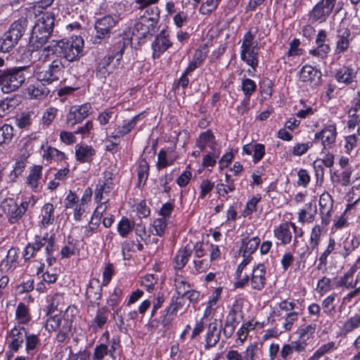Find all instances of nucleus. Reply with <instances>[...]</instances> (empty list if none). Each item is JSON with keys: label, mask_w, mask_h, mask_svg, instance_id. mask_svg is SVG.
<instances>
[{"label": "nucleus", "mask_w": 360, "mask_h": 360, "mask_svg": "<svg viewBox=\"0 0 360 360\" xmlns=\"http://www.w3.org/2000/svg\"><path fill=\"white\" fill-rule=\"evenodd\" d=\"M54 243V236H49L48 233H46L42 237H37L34 243H28L25 247L23 254L25 260L37 257V254L41 252L43 249L46 262L49 266L52 265L56 261L55 257H53Z\"/></svg>", "instance_id": "1"}, {"label": "nucleus", "mask_w": 360, "mask_h": 360, "mask_svg": "<svg viewBox=\"0 0 360 360\" xmlns=\"http://www.w3.org/2000/svg\"><path fill=\"white\" fill-rule=\"evenodd\" d=\"M27 27L26 18H20L11 23L0 38V52L11 53L24 35Z\"/></svg>", "instance_id": "2"}, {"label": "nucleus", "mask_w": 360, "mask_h": 360, "mask_svg": "<svg viewBox=\"0 0 360 360\" xmlns=\"http://www.w3.org/2000/svg\"><path fill=\"white\" fill-rule=\"evenodd\" d=\"M27 67L11 68L0 70V88L8 94L18 89L25 81V71Z\"/></svg>", "instance_id": "3"}, {"label": "nucleus", "mask_w": 360, "mask_h": 360, "mask_svg": "<svg viewBox=\"0 0 360 360\" xmlns=\"http://www.w3.org/2000/svg\"><path fill=\"white\" fill-rule=\"evenodd\" d=\"M54 21L55 17L53 13H43L32 27L30 41L40 45L45 44L53 32Z\"/></svg>", "instance_id": "4"}, {"label": "nucleus", "mask_w": 360, "mask_h": 360, "mask_svg": "<svg viewBox=\"0 0 360 360\" xmlns=\"http://www.w3.org/2000/svg\"><path fill=\"white\" fill-rule=\"evenodd\" d=\"M60 51L67 61L77 60L82 55L84 49V40L79 36L72 37L70 39L60 40L56 43Z\"/></svg>", "instance_id": "5"}, {"label": "nucleus", "mask_w": 360, "mask_h": 360, "mask_svg": "<svg viewBox=\"0 0 360 360\" xmlns=\"http://www.w3.org/2000/svg\"><path fill=\"white\" fill-rule=\"evenodd\" d=\"M65 65L62 59H56L43 69L36 70V77L38 82L50 84L59 80L63 77Z\"/></svg>", "instance_id": "6"}, {"label": "nucleus", "mask_w": 360, "mask_h": 360, "mask_svg": "<svg viewBox=\"0 0 360 360\" xmlns=\"http://www.w3.org/2000/svg\"><path fill=\"white\" fill-rule=\"evenodd\" d=\"M123 51L120 49L110 55L101 58L96 68V75L100 79H105L108 76L114 72L120 65Z\"/></svg>", "instance_id": "7"}, {"label": "nucleus", "mask_w": 360, "mask_h": 360, "mask_svg": "<svg viewBox=\"0 0 360 360\" xmlns=\"http://www.w3.org/2000/svg\"><path fill=\"white\" fill-rule=\"evenodd\" d=\"M159 0H136V8L139 11V18L144 19L152 25H158L160 19V9L155 6Z\"/></svg>", "instance_id": "8"}, {"label": "nucleus", "mask_w": 360, "mask_h": 360, "mask_svg": "<svg viewBox=\"0 0 360 360\" xmlns=\"http://www.w3.org/2000/svg\"><path fill=\"white\" fill-rule=\"evenodd\" d=\"M358 71L356 58L351 56L345 59L342 67L337 70L335 78L339 83L349 85L355 81Z\"/></svg>", "instance_id": "9"}, {"label": "nucleus", "mask_w": 360, "mask_h": 360, "mask_svg": "<svg viewBox=\"0 0 360 360\" xmlns=\"http://www.w3.org/2000/svg\"><path fill=\"white\" fill-rule=\"evenodd\" d=\"M117 22V18L110 15L98 19L94 25L96 35L93 37V42L100 44L102 40L108 39Z\"/></svg>", "instance_id": "10"}, {"label": "nucleus", "mask_w": 360, "mask_h": 360, "mask_svg": "<svg viewBox=\"0 0 360 360\" xmlns=\"http://www.w3.org/2000/svg\"><path fill=\"white\" fill-rule=\"evenodd\" d=\"M28 206L27 202L18 205L13 198H6L1 203V208L7 216L9 223H16L25 213Z\"/></svg>", "instance_id": "11"}, {"label": "nucleus", "mask_w": 360, "mask_h": 360, "mask_svg": "<svg viewBox=\"0 0 360 360\" xmlns=\"http://www.w3.org/2000/svg\"><path fill=\"white\" fill-rule=\"evenodd\" d=\"M92 107L89 103L72 105L66 115V123L72 128L76 124L81 123L92 113Z\"/></svg>", "instance_id": "12"}, {"label": "nucleus", "mask_w": 360, "mask_h": 360, "mask_svg": "<svg viewBox=\"0 0 360 360\" xmlns=\"http://www.w3.org/2000/svg\"><path fill=\"white\" fill-rule=\"evenodd\" d=\"M337 0H321L310 12V19L313 22H325L331 14Z\"/></svg>", "instance_id": "13"}, {"label": "nucleus", "mask_w": 360, "mask_h": 360, "mask_svg": "<svg viewBox=\"0 0 360 360\" xmlns=\"http://www.w3.org/2000/svg\"><path fill=\"white\" fill-rule=\"evenodd\" d=\"M337 135L335 124H329L314 134V141L321 140L323 150H328L334 146Z\"/></svg>", "instance_id": "14"}, {"label": "nucleus", "mask_w": 360, "mask_h": 360, "mask_svg": "<svg viewBox=\"0 0 360 360\" xmlns=\"http://www.w3.org/2000/svg\"><path fill=\"white\" fill-rule=\"evenodd\" d=\"M158 26L155 24L152 25L146 20L138 18L132 29V36L138 39H144L153 36L158 32Z\"/></svg>", "instance_id": "15"}, {"label": "nucleus", "mask_w": 360, "mask_h": 360, "mask_svg": "<svg viewBox=\"0 0 360 360\" xmlns=\"http://www.w3.org/2000/svg\"><path fill=\"white\" fill-rule=\"evenodd\" d=\"M172 45L168 32L162 30L152 43L153 59L159 58Z\"/></svg>", "instance_id": "16"}, {"label": "nucleus", "mask_w": 360, "mask_h": 360, "mask_svg": "<svg viewBox=\"0 0 360 360\" xmlns=\"http://www.w3.org/2000/svg\"><path fill=\"white\" fill-rule=\"evenodd\" d=\"M267 281L266 266L263 264H259L252 270L250 278V286L252 289L262 291L266 286Z\"/></svg>", "instance_id": "17"}, {"label": "nucleus", "mask_w": 360, "mask_h": 360, "mask_svg": "<svg viewBox=\"0 0 360 360\" xmlns=\"http://www.w3.org/2000/svg\"><path fill=\"white\" fill-rule=\"evenodd\" d=\"M319 205L321 223L324 226H327L330 221L333 210V200L328 193H323L320 196Z\"/></svg>", "instance_id": "18"}, {"label": "nucleus", "mask_w": 360, "mask_h": 360, "mask_svg": "<svg viewBox=\"0 0 360 360\" xmlns=\"http://www.w3.org/2000/svg\"><path fill=\"white\" fill-rule=\"evenodd\" d=\"M220 323V321L214 319L209 324L205 338V349L213 347L219 342L221 332Z\"/></svg>", "instance_id": "19"}, {"label": "nucleus", "mask_w": 360, "mask_h": 360, "mask_svg": "<svg viewBox=\"0 0 360 360\" xmlns=\"http://www.w3.org/2000/svg\"><path fill=\"white\" fill-rule=\"evenodd\" d=\"M351 41V32L349 29L342 28L339 30L337 34L335 53L340 55L346 53L349 48Z\"/></svg>", "instance_id": "20"}, {"label": "nucleus", "mask_w": 360, "mask_h": 360, "mask_svg": "<svg viewBox=\"0 0 360 360\" xmlns=\"http://www.w3.org/2000/svg\"><path fill=\"white\" fill-rule=\"evenodd\" d=\"M182 299L179 296L173 297L171 304L165 309V314L161 319V323L164 326H168L174 319L177 311L183 307Z\"/></svg>", "instance_id": "21"}, {"label": "nucleus", "mask_w": 360, "mask_h": 360, "mask_svg": "<svg viewBox=\"0 0 360 360\" xmlns=\"http://www.w3.org/2000/svg\"><path fill=\"white\" fill-rule=\"evenodd\" d=\"M102 285L99 281L93 278L90 281L86 288V295L87 299L94 304L99 305L98 300L101 298Z\"/></svg>", "instance_id": "22"}, {"label": "nucleus", "mask_w": 360, "mask_h": 360, "mask_svg": "<svg viewBox=\"0 0 360 360\" xmlns=\"http://www.w3.org/2000/svg\"><path fill=\"white\" fill-rule=\"evenodd\" d=\"M96 151L91 146L77 144L75 146V156L80 162H89L95 155Z\"/></svg>", "instance_id": "23"}, {"label": "nucleus", "mask_w": 360, "mask_h": 360, "mask_svg": "<svg viewBox=\"0 0 360 360\" xmlns=\"http://www.w3.org/2000/svg\"><path fill=\"white\" fill-rule=\"evenodd\" d=\"M196 145L200 150H205L206 147L210 148L212 150L218 149L214 136L210 130L200 134L197 139Z\"/></svg>", "instance_id": "24"}, {"label": "nucleus", "mask_w": 360, "mask_h": 360, "mask_svg": "<svg viewBox=\"0 0 360 360\" xmlns=\"http://www.w3.org/2000/svg\"><path fill=\"white\" fill-rule=\"evenodd\" d=\"M207 54V48L205 46H200L198 49L193 56V60L189 63L188 67L185 70L186 74H190L205 60Z\"/></svg>", "instance_id": "25"}, {"label": "nucleus", "mask_w": 360, "mask_h": 360, "mask_svg": "<svg viewBox=\"0 0 360 360\" xmlns=\"http://www.w3.org/2000/svg\"><path fill=\"white\" fill-rule=\"evenodd\" d=\"M192 254V249L187 245L180 249L174 257V268L176 270L182 269L188 262Z\"/></svg>", "instance_id": "26"}, {"label": "nucleus", "mask_w": 360, "mask_h": 360, "mask_svg": "<svg viewBox=\"0 0 360 360\" xmlns=\"http://www.w3.org/2000/svg\"><path fill=\"white\" fill-rule=\"evenodd\" d=\"M321 77V72L309 65L303 66L300 72V80L303 82H315L319 80Z\"/></svg>", "instance_id": "27"}, {"label": "nucleus", "mask_w": 360, "mask_h": 360, "mask_svg": "<svg viewBox=\"0 0 360 360\" xmlns=\"http://www.w3.org/2000/svg\"><path fill=\"white\" fill-rule=\"evenodd\" d=\"M257 47H250L240 50L241 60L255 70L258 65V52Z\"/></svg>", "instance_id": "28"}, {"label": "nucleus", "mask_w": 360, "mask_h": 360, "mask_svg": "<svg viewBox=\"0 0 360 360\" xmlns=\"http://www.w3.org/2000/svg\"><path fill=\"white\" fill-rule=\"evenodd\" d=\"M291 222L283 223L274 229L275 237L280 240L283 245L289 244L292 240V233L290 230Z\"/></svg>", "instance_id": "29"}, {"label": "nucleus", "mask_w": 360, "mask_h": 360, "mask_svg": "<svg viewBox=\"0 0 360 360\" xmlns=\"http://www.w3.org/2000/svg\"><path fill=\"white\" fill-rule=\"evenodd\" d=\"M108 319V311L105 307L98 309L95 317L92 319L90 324V329L96 332L103 328Z\"/></svg>", "instance_id": "30"}, {"label": "nucleus", "mask_w": 360, "mask_h": 360, "mask_svg": "<svg viewBox=\"0 0 360 360\" xmlns=\"http://www.w3.org/2000/svg\"><path fill=\"white\" fill-rule=\"evenodd\" d=\"M112 190L111 179H108L105 181H99L96 191H95V200L97 202H102L108 199L106 196L110 193Z\"/></svg>", "instance_id": "31"}, {"label": "nucleus", "mask_w": 360, "mask_h": 360, "mask_svg": "<svg viewBox=\"0 0 360 360\" xmlns=\"http://www.w3.org/2000/svg\"><path fill=\"white\" fill-rule=\"evenodd\" d=\"M46 84L41 82L30 85L27 87V94L32 98L36 99H41L46 96L50 90L45 86Z\"/></svg>", "instance_id": "32"}, {"label": "nucleus", "mask_w": 360, "mask_h": 360, "mask_svg": "<svg viewBox=\"0 0 360 360\" xmlns=\"http://www.w3.org/2000/svg\"><path fill=\"white\" fill-rule=\"evenodd\" d=\"M316 213V205L311 202L306 204L304 207L299 212L298 220L302 223L312 222Z\"/></svg>", "instance_id": "33"}, {"label": "nucleus", "mask_w": 360, "mask_h": 360, "mask_svg": "<svg viewBox=\"0 0 360 360\" xmlns=\"http://www.w3.org/2000/svg\"><path fill=\"white\" fill-rule=\"evenodd\" d=\"M42 175V167L34 166L31 169L30 174L27 177V183L32 189H37L41 183Z\"/></svg>", "instance_id": "34"}, {"label": "nucleus", "mask_w": 360, "mask_h": 360, "mask_svg": "<svg viewBox=\"0 0 360 360\" xmlns=\"http://www.w3.org/2000/svg\"><path fill=\"white\" fill-rule=\"evenodd\" d=\"M260 243V239L257 236L249 238L248 236H244L242 239L241 248L244 250V255H251L257 249Z\"/></svg>", "instance_id": "35"}, {"label": "nucleus", "mask_w": 360, "mask_h": 360, "mask_svg": "<svg viewBox=\"0 0 360 360\" xmlns=\"http://www.w3.org/2000/svg\"><path fill=\"white\" fill-rule=\"evenodd\" d=\"M322 227L320 225H316L311 230L309 241V247L307 250L309 253H311L314 250H318V247L321 240V236L322 233Z\"/></svg>", "instance_id": "36"}, {"label": "nucleus", "mask_w": 360, "mask_h": 360, "mask_svg": "<svg viewBox=\"0 0 360 360\" xmlns=\"http://www.w3.org/2000/svg\"><path fill=\"white\" fill-rule=\"evenodd\" d=\"M72 329V322L62 317L60 326L57 330L56 340L59 342H63L69 336Z\"/></svg>", "instance_id": "37"}, {"label": "nucleus", "mask_w": 360, "mask_h": 360, "mask_svg": "<svg viewBox=\"0 0 360 360\" xmlns=\"http://www.w3.org/2000/svg\"><path fill=\"white\" fill-rule=\"evenodd\" d=\"M360 328V314H356L347 319L342 326V331L345 335H347L353 330Z\"/></svg>", "instance_id": "38"}, {"label": "nucleus", "mask_w": 360, "mask_h": 360, "mask_svg": "<svg viewBox=\"0 0 360 360\" xmlns=\"http://www.w3.org/2000/svg\"><path fill=\"white\" fill-rule=\"evenodd\" d=\"M54 207L51 203H46L41 210V224L44 226H47L53 223L54 221Z\"/></svg>", "instance_id": "39"}, {"label": "nucleus", "mask_w": 360, "mask_h": 360, "mask_svg": "<svg viewBox=\"0 0 360 360\" xmlns=\"http://www.w3.org/2000/svg\"><path fill=\"white\" fill-rule=\"evenodd\" d=\"M43 158L46 161H63L65 159V155L58 149L49 146L44 150Z\"/></svg>", "instance_id": "40"}, {"label": "nucleus", "mask_w": 360, "mask_h": 360, "mask_svg": "<svg viewBox=\"0 0 360 360\" xmlns=\"http://www.w3.org/2000/svg\"><path fill=\"white\" fill-rule=\"evenodd\" d=\"M167 227V219L165 218H158L153 222L150 233L153 235L162 237L165 235Z\"/></svg>", "instance_id": "41"}, {"label": "nucleus", "mask_w": 360, "mask_h": 360, "mask_svg": "<svg viewBox=\"0 0 360 360\" xmlns=\"http://www.w3.org/2000/svg\"><path fill=\"white\" fill-rule=\"evenodd\" d=\"M106 356H109L113 360L115 356L108 349V346L105 344H100L96 345L94 348L93 358L94 360H103Z\"/></svg>", "instance_id": "42"}, {"label": "nucleus", "mask_w": 360, "mask_h": 360, "mask_svg": "<svg viewBox=\"0 0 360 360\" xmlns=\"http://www.w3.org/2000/svg\"><path fill=\"white\" fill-rule=\"evenodd\" d=\"M149 165L145 159H141L139 162L137 170L139 186L145 184L148 177Z\"/></svg>", "instance_id": "43"}, {"label": "nucleus", "mask_w": 360, "mask_h": 360, "mask_svg": "<svg viewBox=\"0 0 360 360\" xmlns=\"http://www.w3.org/2000/svg\"><path fill=\"white\" fill-rule=\"evenodd\" d=\"M335 246V241L333 238H330L328 245L325 251L321 255L319 259V264H317V269L321 270L323 269L327 264V259L328 255L334 250Z\"/></svg>", "instance_id": "44"}, {"label": "nucleus", "mask_w": 360, "mask_h": 360, "mask_svg": "<svg viewBox=\"0 0 360 360\" xmlns=\"http://www.w3.org/2000/svg\"><path fill=\"white\" fill-rule=\"evenodd\" d=\"M15 315L19 323L22 324L28 323L31 319L29 309L24 303L22 302L18 305L15 311Z\"/></svg>", "instance_id": "45"}, {"label": "nucleus", "mask_w": 360, "mask_h": 360, "mask_svg": "<svg viewBox=\"0 0 360 360\" xmlns=\"http://www.w3.org/2000/svg\"><path fill=\"white\" fill-rule=\"evenodd\" d=\"M140 115H138L131 119L127 123L124 124L122 127H120L117 131V134L115 136H112V138L119 139L121 136H123L131 131V130L135 127L136 124L137 120L139 118Z\"/></svg>", "instance_id": "46"}, {"label": "nucleus", "mask_w": 360, "mask_h": 360, "mask_svg": "<svg viewBox=\"0 0 360 360\" xmlns=\"http://www.w3.org/2000/svg\"><path fill=\"white\" fill-rule=\"evenodd\" d=\"M236 328V321L235 318V312L233 311V315L231 314L227 318L224 327L223 328V335L226 337V338H231Z\"/></svg>", "instance_id": "47"}, {"label": "nucleus", "mask_w": 360, "mask_h": 360, "mask_svg": "<svg viewBox=\"0 0 360 360\" xmlns=\"http://www.w3.org/2000/svg\"><path fill=\"white\" fill-rule=\"evenodd\" d=\"M13 136V128L10 124H4L0 128V145L8 144Z\"/></svg>", "instance_id": "48"}, {"label": "nucleus", "mask_w": 360, "mask_h": 360, "mask_svg": "<svg viewBox=\"0 0 360 360\" xmlns=\"http://www.w3.org/2000/svg\"><path fill=\"white\" fill-rule=\"evenodd\" d=\"M100 226V219L92 215L86 226H82L84 236L86 238L91 236Z\"/></svg>", "instance_id": "49"}, {"label": "nucleus", "mask_w": 360, "mask_h": 360, "mask_svg": "<svg viewBox=\"0 0 360 360\" xmlns=\"http://www.w3.org/2000/svg\"><path fill=\"white\" fill-rule=\"evenodd\" d=\"M335 348V342H329L326 344L322 345L319 349H317L313 355L310 357L309 360H318L324 354L330 352Z\"/></svg>", "instance_id": "50"}, {"label": "nucleus", "mask_w": 360, "mask_h": 360, "mask_svg": "<svg viewBox=\"0 0 360 360\" xmlns=\"http://www.w3.org/2000/svg\"><path fill=\"white\" fill-rule=\"evenodd\" d=\"M330 50L331 49L328 44H316V47L315 49L309 50V54L323 59L327 57Z\"/></svg>", "instance_id": "51"}, {"label": "nucleus", "mask_w": 360, "mask_h": 360, "mask_svg": "<svg viewBox=\"0 0 360 360\" xmlns=\"http://www.w3.org/2000/svg\"><path fill=\"white\" fill-rule=\"evenodd\" d=\"M174 285L178 296L184 297L186 292L190 289V285L181 277L178 276L174 279Z\"/></svg>", "instance_id": "52"}, {"label": "nucleus", "mask_w": 360, "mask_h": 360, "mask_svg": "<svg viewBox=\"0 0 360 360\" xmlns=\"http://www.w3.org/2000/svg\"><path fill=\"white\" fill-rule=\"evenodd\" d=\"M335 300V294L330 295L323 300L322 302V307L323 312L328 316L334 314L335 307L334 302Z\"/></svg>", "instance_id": "53"}, {"label": "nucleus", "mask_w": 360, "mask_h": 360, "mask_svg": "<svg viewBox=\"0 0 360 360\" xmlns=\"http://www.w3.org/2000/svg\"><path fill=\"white\" fill-rule=\"evenodd\" d=\"M313 141L297 143L292 147L291 153L295 156H301L305 154L313 146Z\"/></svg>", "instance_id": "54"}, {"label": "nucleus", "mask_w": 360, "mask_h": 360, "mask_svg": "<svg viewBox=\"0 0 360 360\" xmlns=\"http://www.w3.org/2000/svg\"><path fill=\"white\" fill-rule=\"evenodd\" d=\"M133 226L127 217H122L117 225V231L119 234L124 238L132 231Z\"/></svg>", "instance_id": "55"}, {"label": "nucleus", "mask_w": 360, "mask_h": 360, "mask_svg": "<svg viewBox=\"0 0 360 360\" xmlns=\"http://www.w3.org/2000/svg\"><path fill=\"white\" fill-rule=\"evenodd\" d=\"M316 330V325L310 324L307 326L302 328L299 330V340L302 342H307V341L310 339Z\"/></svg>", "instance_id": "56"}, {"label": "nucleus", "mask_w": 360, "mask_h": 360, "mask_svg": "<svg viewBox=\"0 0 360 360\" xmlns=\"http://www.w3.org/2000/svg\"><path fill=\"white\" fill-rule=\"evenodd\" d=\"M219 155V149L212 150L210 153L204 156L202 165L203 167H214Z\"/></svg>", "instance_id": "57"}, {"label": "nucleus", "mask_w": 360, "mask_h": 360, "mask_svg": "<svg viewBox=\"0 0 360 360\" xmlns=\"http://www.w3.org/2000/svg\"><path fill=\"white\" fill-rule=\"evenodd\" d=\"M221 288H220L215 289L214 291L212 292L207 304V307L205 311V316H208L211 314L212 308L217 304L219 298L221 296Z\"/></svg>", "instance_id": "58"}, {"label": "nucleus", "mask_w": 360, "mask_h": 360, "mask_svg": "<svg viewBox=\"0 0 360 360\" xmlns=\"http://www.w3.org/2000/svg\"><path fill=\"white\" fill-rule=\"evenodd\" d=\"M174 160L175 158H167L166 152L163 150H161L158 155L157 167L158 169L165 168L167 166L172 165Z\"/></svg>", "instance_id": "59"}, {"label": "nucleus", "mask_w": 360, "mask_h": 360, "mask_svg": "<svg viewBox=\"0 0 360 360\" xmlns=\"http://www.w3.org/2000/svg\"><path fill=\"white\" fill-rule=\"evenodd\" d=\"M299 313L297 311L288 312L286 314L283 323V327L285 331L290 330L295 321L298 319Z\"/></svg>", "instance_id": "60"}, {"label": "nucleus", "mask_w": 360, "mask_h": 360, "mask_svg": "<svg viewBox=\"0 0 360 360\" xmlns=\"http://www.w3.org/2000/svg\"><path fill=\"white\" fill-rule=\"evenodd\" d=\"M62 321L60 316H51L46 321L45 328L49 332L57 331Z\"/></svg>", "instance_id": "61"}, {"label": "nucleus", "mask_w": 360, "mask_h": 360, "mask_svg": "<svg viewBox=\"0 0 360 360\" xmlns=\"http://www.w3.org/2000/svg\"><path fill=\"white\" fill-rule=\"evenodd\" d=\"M257 85L251 79L246 78L242 81V90L245 97H250L255 91Z\"/></svg>", "instance_id": "62"}, {"label": "nucleus", "mask_w": 360, "mask_h": 360, "mask_svg": "<svg viewBox=\"0 0 360 360\" xmlns=\"http://www.w3.org/2000/svg\"><path fill=\"white\" fill-rule=\"evenodd\" d=\"M255 35L250 32L248 31L244 35L242 45L240 49H247L250 47H257L258 46V41H255Z\"/></svg>", "instance_id": "63"}, {"label": "nucleus", "mask_w": 360, "mask_h": 360, "mask_svg": "<svg viewBox=\"0 0 360 360\" xmlns=\"http://www.w3.org/2000/svg\"><path fill=\"white\" fill-rule=\"evenodd\" d=\"M214 183L208 179H204L200 186V192L199 194V199H203L207 193H209L214 188Z\"/></svg>", "instance_id": "64"}]
</instances>
